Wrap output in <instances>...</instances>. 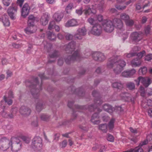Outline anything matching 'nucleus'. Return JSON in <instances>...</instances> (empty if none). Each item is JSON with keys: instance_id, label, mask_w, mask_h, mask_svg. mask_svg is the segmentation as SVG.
I'll return each instance as SVG.
<instances>
[{"instance_id": "nucleus-13", "label": "nucleus", "mask_w": 152, "mask_h": 152, "mask_svg": "<svg viewBox=\"0 0 152 152\" xmlns=\"http://www.w3.org/2000/svg\"><path fill=\"white\" fill-rule=\"evenodd\" d=\"M143 34L140 32H134L132 33L131 35V39L135 42L140 41L142 38Z\"/></svg>"}, {"instance_id": "nucleus-36", "label": "nucleus", "mask_w": 152, "mask_h": 152, "mask_svg": "<svg viewBox=\"0 0 152 152\" xmlns=\"http://www.w3.org/2000/svg\"><path fill=\"white\" fill-rule=\"evenodd\" d=\"M145 51H143L139 53H134V56H136L138 58V59H140V58L145 55Z\"/></svg>"}, {"instance_id": "nucleus-60", "label": "nucleus", "mask_w": 152, "mask_h": 152, "mask_svg": "<svg viewBox=\"0 0 152 152\" xmlns=\"http://www.w3.org/2000/svg\"><path fill=\"white\" fill-rule=\"evenodd\" d=\"M58 63L59 66L62 65L63 64V61L62 58H61L59 59Z\"/></svg>"}, {"instance_id": "nucleus-15", "label": "nucleus", "mask_w": 152, "mask_h": 152, "mask_svg": "<svg viewBox=\"0 0 152 152\" xmlns=\"http://www.w3.org/2000/svg\"><path fill=\"white\" fill-rule=\"evenodd\" d=\"M17 8L15 7H10L7 10V12L12 20L15 19V14L16 13Z\"/></svg>"}, {"instance_id": "nucleus-48", "label": "nucleus", "mask_w": 152, "mask_h": 152, "mask_svg": "<svg viewBox=\"0 0 152 152\" xmlns=\"http://www.w3.org/2000/svg\"><path fill=\"white\" fill-rule=\"evenodd\" d=\"M134 56V53H126L124 54V57L125 58H130Z\"/></svg>"}, {"instance_id": "nucleus-26", "label": "nucleus", "mask_w": 152, "mask_h": 152, "mask_svg": "<svg viewBox=\"0 0 152 152\" xmlns=\"http://www.w3.org/2000/svg\"><path fill=\"white\" fill-rule=\"evenodd\" d=\"M86 16H88L90 15L91 13H95L96 11L95 10H92L88 6H85V8L83 10Z\"/></svg>"}, {"instance_id": "nucleus-8", "label": "nucleus", "mask_w": 152, "mask_h": 152, "mask_svg": "<svg viewBox=\"0 0 152 152\" xmlns=\"http://www.w3.org/2000/svg\"><path fill=\"white\" fill-rule=\"evenodd\" d=\"M140 92L143 97H145L147 95L152 96V88H148V86H141Z\"/></svg>"}, {"instance_id": "nucleus-38", "label": "nucleus", "mask_w": 152, "mask_h": 152, "mask_svg": "<svg viewBox=\"0 0 152 152\" xmlns=\"http://www.w3.org/2000/svg\"><path fill=\"white\" fill-rule=\"evenodd\" d=\"M140 74L142 75L145 74L147 72V68L145 66L141 67L139 70Z\"/></svg>"}, {"instance_id": "nucleus-41", "label": "nucleus", "mask_w": 152, "mask_h": 152, "mask_svg": "<svg viewBox=\"0 0 152 152\" xmlns=\"http://www.w3.org/2000/svg\"><path fill=\"white\" fill-rule=\"evenodd\" d=\"M104 2L103 1H102L97 7L98 9L100 11H102V9L105 6L104 4Z\"/></svg>"}, {"instance_id": "nucleus-35", "label": "nucleus", "mask_w": 152, "mask_h": 152, "mask_svg": "<svg viewBox=\"0 0 152 152\" xmlns=\"http://www.w3.org/2000/svg\"><path fill=\"white\" fill-rule=\"evenodd\" d=\"M35 20V18L33 15H30L28 17V25H31L34 24V21Z\"/></svg>"}, {"instance_id": "nucleus-27", "label": "nucleus", "mask_w": 152, "mask_h": 152, "mask_svg": "<svg viewBox=\"0 0 152 152\" xmlns=\"http://www.w3.org/2000/svg\"><path fill=\"white\" fill-rule=\"evenodd\" d=\"M50 72H48V74L49 75L48 77L46 75H45L43 73H41L39 75V76L40 77L41 80L45 79H48L54 75V74L53 73H52L51 70H50Z\"/></svg>"}, {"instance_id": "nucleus-63", "label": "nucleus", "mask_w": 152, "mask_h": 152, "mask_svg": "<svg viewBox=\"0 0 152 152\" xmlns=\"http://www.w3.org/2000/svg\"><path fill=\"white\" fill-rule=\"evenodd\" d=\"M148 115L150 117H152V108H150L148 110Z\"/></svg>"}, {"instance_id": "nucleus-49", "label": "nucleus", "mask_w": 152, "mask_h": 152, "mask_svg": "<svg viewBox=\"0 0 152 152\" xmlns=\"http://www.w3.org/2000/svg\"><path fill=\"white\" fill-rule=\"evenodd\" d=\"M116 8L119 10H122L125 9L126 6H122L121 5H116L115 6Z\"/></svg>"}, {"instance_id": "nucleus-1", "label": "nucleus", "mask_w": 152, "mask_h": 152, "mask_svg": "<svg viewBox=\"0 0 152 152\" xmlns=\"http://www.w3.org/2000/svg\"><path fill=\"white\" fill-rule=\"evenodd\" d=\"M126 65V62L121 60L120 57L118 56L111 57L109 59L107 63L108 68H111L114 67L113 71L116 74L120 73Z\"/></svg>"}, {"instance_id": "nucleus-47", "label": "nucleus", "mask_w": 152, "mask_h": 152, "mask_svg": "<svg viewBox=\"0 0 152 152\" xmlns=\"http://www.w3.org/2000/svg\"><path fill=\"white\" fill-rule=\"evenodd\" d=\"M58 55V53L56 51H54L53 53L50 55L49 56L51 58H56Z\"/></svg>"}, {"instance_id": "nucleus-16", "label": "nucleus", "mask_w": 152, "mask_h": 152, "mask_svg": "<svg viewBox=\"0 0 152 152\" xmlns=\"http://www.w3.org/2000/svg\"><path fill=\"white\" fill-rule=\"evenodd\" d=\"M30 7L27 3H25L23 6L21 10L22 16L25 18L29 14Z\"/></svg>"}, {"instance_id": "nucleus-56", "label": "nucleus", "mask_w": 152, "mask_h": 152, "mask_svg": "<svg viewBox=\"0 0 152 152\" xmlns=\"http://www.w3.org/2000/svg\"><path fill=\"white\" fill-rule=\"evenodd\" d=\"M12 129V127L10 125H7L5 128V130L6 132H9L11 131Z\"/></svg>"}, {"instance_id": "nucleus-5", "label": "nucleus", "mask_w": 152, "mask_h": 152, "mask_svg": "<svg viewBox=\"0 0 152 152\" xmlns=\"http://www.w3.org/2000/svg\"><path fill=\"white\" fill-rule=\"evenodd\" d=\"M31 147L34 150L37 152L42 149V139L39 137H36L33 139Z\"/></svg>"}, {"instance_id": "nucleus-32", "label": "nucleus", "mask_w": 152, "mask_h": 152, "mask_svg": "<svg viewBox=\"0 0 152 152\" xmlns=\"http://www.w3.org/2000/svg\"><path fill=\"white\" fill-rule=\"evenodd\" d=\"M140 3L142 4V9H143L150 6V2L148 0H141Z\"/></svg>"}, {"instance_id": "nucleus-25", "label": "nucleus", "mask_w": 152, "mask_h": 152, "mask_svg": "<svg viewBox=\"0 0 152 152\" xmlns=\"http://www.w3.org/2000/svg\"><path fill=\"white\" fill-rule=\"evenodd\" d=\"M1 20L4 25L5 26H10V22L7 15H3Z\"/></svg>"}, {"instance_id": "nucleus-17", "label": "nucleus", "mask_w": 152, "mask_h": 152, "mask_svg": "<svg viewBox=\"0 0 152 152\" xmlns=\"http://www.w3.org/2000/svg\"><path fill=\"white\" fill-rule=\"evenodd\" d=\"M13 142H15L13 143L12 149L11 151H13L17 152L21 149V143L17 138L16 141H13Z\"/></svg>"}, {"instance_id": "nucleus-39", "label": "nucleus", "mask_w": 152, "mask_h": 152, "mask_svg": "<svg viewBox=\"0 0 152 152\" xmlns=\"http://www.w3.org/2000/svg\"><path fill=\"white\" fill-rule=\"evenodd\" d=\"M126 25L129 26H132L134 24V21L130 18L125 22Z\"/></svg>"}, {"instance_id": "nucleus-43", "label": "nucleus", "mask_w": 152, "mask_h": 152, "mask_svg": "<svg viewBox=\"0 0 152 152\" xmlns=\"http://www.w3.org/2000/svg\"><path fill=\"white\" fill-rule=\"evenodd\" d=\"M73 7V5L72 3L69 4L66 7V10L67 13H69L70 12L69 10H71Z\"/></svg>"}, {"instance_id": "nucleus-28", "label": "nucleus", "mask_w": 152, "mask_h": 152, "mask_svg": "<svg viewBox=\"0 0 152 152\" xmlns=\"http://www.w3.org/2000/svg\"><path fill=\"white\" fill-rule=\"evenodd\" d=\"M98 118V114L97 113H95L93 115L92 117L91 121L94 124H98L100 122Z\"/></svg>"}, {"instance_id": "nucleus-21", "label": "nucleus", "mask_w": 152, "mask_h": 152, "mask_svg": "<svg viewBox=\"0 0 152 152\" xmlns=\"http://www.w3.org/2000/svg\"><path fill=\"white\" fill-rule=\"evenodd\" d=\"M78 22L75 19H72L68 20L65 24V26L66 27H73L77 26Z\"/></svg>"}, {"instance_id": "nucleus-64", "label": "nucleus", "mask_w": 152, "mask_h": 152, "mask_svg": "<svg viewBox=\"0 0 152 152\" xmlns=\"http://www.w3.org/2000/svg\"><path fill=\"white\" fill-rule=\"evenodd\" d=\"M106 147L104 145H101V148L99 152H103L106 150Z\"/></svg>"}, {"instance_id": "nucleus-9", "label": "nucleus", "mask_w": 152, "mask_h": 152, "mask_svg": "<svg viewBox=\"0 0 152 152\" xmlns=\"http://www.w3.org/2000/svg\"><path fill=\"white\" fill-rule=\"evenodd\" d=\"M136 84L139 85L141 82L144 86H149L151 83L150 79L148 77H139L137 80H135Z\"/></svg>"}, {"instance_id": "nucleus-19", "label": "nucleus", "mask_w": 152, "mask_h": 152, "mask_svg": "<svg viewBox=\"0 0 152 152\" xmlns=\"http://www.w3.org/2000/svg\"><path fill=\"white\" fill-rule=\"evenodd\" d=\"M25 84L26 85H32V86L38 85L39 84V82L37 77H33L31 80H28L24 81Z\"/></svg>"}, {"instance_id": "nucleus-2", "label": "nucleus", "mask_w": 152, "mask_h": 152, "mask_svg": "<svg viewBox=\"0 0 152 152\" xmlns=\"http://www.w3.org/2000/svg\"><path fill=\"white\" fill-rule=\"evenodd\" d=\"M13 98V94L12 92L10 91L8 93V95H6L4 97V99L5 102L3 101H1V108L3 110L5 107V103H7V104L10 105L12 104V101L11 99ZM18 110L17 108H12L11 110V112L12 113L10 115H8L7 113L3 110V112L1 113V115L3 117L5 118H12L14 116V115L16 114Z\"/></svg>"}, {"instance_id": "nucleus-42", "label": "nucleus", "mask_w": 152, "mask_h": 152, "mask_svg": "<svg viewBox=\"0 0 152 152\" xmlns=\"http://www.w3.org/2000/svg\"><path fill=\"white\" fill-rule=\"evenodd\" d=\"M99 129L103 132H106L107 131V127L106 124H103L99 126Z\"/></svg>"}, {"instance_id": "nucleus-45", "label": "nucleus", "mask_w": 152, "mask_h": 152, "mask_svg": "<svg viewBox=\"0 0 152 152\" xmlns=\"http://www.w3.org/2000/svg\"><path fill=\"white\" fill-rule=\"evenodd\" d=\"M65 36L66 39L68 40H71L73 38V35L69 33H66Z\"/></svg>"}, {"instance_id": "nucleus-53", "label": "nucleus", "mask_w": 152, "mask_h": 152, "mask_svg": "<svg viewBox=\"0 0 152 152\" xmlns=\"http://www.w3.org/2000/svg\"><path fill=\"white\" fill-rule=\"evenodd\" d=\"M142 4H141V3H140V1H139L138 3H137L136 5V8L137 10H140L142 8Z\"/></svg>"}, {"instance_id": "nucleus-24", "label": "nucleus", "mask_w": 152, "mask_h": 152, "mask_svg": "<svg viewBox=\"0 0 152 152\" xmlns=\"http://www.w3.org/2000/svg\"><path fill=\"white\" fill-rule=\"evenodd\" d=\"M19 112L21 114L27 115L30 114L31 110L29 108L25 106H22L20 108Z\"/></svg>"}, {"instance_id": "nucleus-31", "label": "nucleus", "mask_w": 152, "mask_h": 152, "mask_svg": "<svg viewBox=\"0 0 152 152\" xmlns=\"http://www.w3.org/2000/svg\"><path fill=\"white\" fill-rule=\"evenodd\" d=\"M47 35L48 39L51 41H54L56 39V36L53 32L48 31Z\"/></svg>"}, {"instance_id": "nucleus-54", "label": "nucleus", "mask_w": 152, "mask_h": 152, "mask_svg": "<svg viewBox=\"0 0 152 152\" xmlns=\"http://www.w3.org/2000/svg\"><path fill=\"white\" fill-rule=\"evenodd\" d=\"M42 105L41 104L38 103L37 104L36 108L38 111H40L42 109Z\"/></svg>"}, {"instance_id": "nucleus-52", "label": "nucleus", "mask_w": 152, "mask_h": 152, "mask_svg": "<svg viewBox=\"0 0 152 152\" xmlns=\"http://www.w3.org/2000/svg\"><path fill=\"white\" fill-rule=\"evenodd\" d=\"M3 3L4 6H8L10 3V0H3Z\"/></svg>"}, {"instance_id": "nucleus-51", "label": "nucleus", "mask_w": 152, "mask_h": 152, "mask_svg": "<svg viewBox=\"0 0 152 152\" xmlns=\"http://www.w3.org/2000/svg\"><path fill=\"white\" fill-rule=\"evenodd\" d=\"M111 82H112V84L114 85V86H120L123 85L121 82L119 81L115 80Z\"/></svg>"}, {"instance_id": "nucleus-58", "label": "nucleus", "mask_w": 152, "mask_h": 152, "mask_svg": "<svg viewBox=\"0 0 152 152\" xmlns=\"http://www.w3.org/2000/svg\"><path fill=\"white\" fill-rule=\"evenodd\" d=\"M150 27L149 26H147L145 28V32L146 34H148L150 31Z\"/></svg>"}, {"instance_id": "nucleus-3", "label": "nucleus", "mask_w": 152, "mask_h": 152, "mask_svg": "<svg viewBox=\"0 0 152 152\" xmlns=\"http://www.w3.org/2000/svg\"><path fill=\"white\" fill-rule=\"evenodd\" d=\"M17 138L12 137L10 140L6 137L0 139V151H11L12 149V142L16 141Z\"/></svg>"}, {"instance_id": "nucleus-12", "label": "nucleus", "mask_w": 152, "mask_h": 152, "mask_svg": "<svg viewBox=\"0 0 152 152\" xmlns=\"http://www.w3.org/2000/svg\"><path fill=\"white\" fill-rule=\"evenodd\" d=\"M65 50L67 53L72 52L75 49L78 48V45H77L75 42L72 41L65 45Z\"/></svg>"}, {"instance_id": "nucleus-62", "label": "nucleus", "mask_w": 152, "mask_h": 152, "mask_svg": "<svg viewBox=\"0 0 152 152\" xmlns=\"http://www.w3.org/2000/svg\"><path fill=\"white\" fill-rule=\"evenodd\" d=\"M88 20L91 24H93L95 21L94 20L93 18H88Z\"/></svg>"}, {"instance_id": "nucleus-6", "label": "nucleus", "mask_w": 152, "mask_h": 152, "mask_svg": "<svg viewBox=\"0 0 152 152\" xmlns=\"http://www.w3.org/2000/svg\"><path fill=\"white\" fill-rule=\"evenodd\" d=\"M104 30L106 32L110 33L114 29V26L112 21L105 20L102 24Z\"/></svg>"}, {"instance_id": "nucleus-46", "label": "nucleus", "mask_w": 152, "mask_h": 152, "mask_svg": "<svg viewBox=\"0 0 152 152\" xmlns=\"http://www.w3.org/2000/svg\"><path fill=\"white\" fill-rule=\"evenodd\" d=\"M152 59V54H148L146 55L145 57V60L149 61Z\"/></svg>"}, {"instance_id": "nucleus-55", "label": "nucleus", "mask_w": 152, "mask_h": 152, "mask_svg": "<svg viewBox=\"0 0 152 152\" xmlns=\"http://www.w3.org/2000/svg\"><path fill=\"white\" fill-rule=\"evenodd\" d=\"M67 144V141L66 140H64L60 144V147L61 148H64L66 145Z\"/></svg>"}, {"instance_id": "nucleus-50", "label": "nucleus", "mask_w": 152, "mask_h": 152, "mask_svg": "<svg viewBox=\"0 0 152 152\" xmlns=\"http://www.w3.org/2000/svg\"><path fill=\"white\" fill-rule=\"evenodd\" d=\"M107 140L110 142H113L114 141V138L112 135L109 134L107 135Z\"/></svg>"}, {"instance_id": "nucleus-11", "label": "nucleus", "mask_w": 152, "mask_h": 152, "mask_svg": "<svg viewBox=\"0 0 152 152\" xmlns=\"http://www.w3.org/2000/svg\"><path fill=\"white\" fill-rule=\"evenodd\" d=\"M102 28L101 25L98 23L94 24L91 31V33L93 34L99 36L102 33Z\"/></svg>"}, {"instance_id": "nucleus-30", "label": "nucleus", "mask_w": 152, "mask_h": 152, "mask_svg": "<svg viewBox=\"0 0 152 152\" xmlns=\"http://www.w3.org/2000/svg\"><path fill=\"white\" fill-rule=\"evenodd\" d=\"M131 63L133 66H139L141 64V61L140 59L136 58L132 61Z\"/></svg>"}, {"instance_id": "nucleus-59", "label": "nucleus", "mask_w": 152, "mask_h": 152, "mask_svg": "<svg viewBox=\"0 0 152 152\" xmlns=\"http://www.w3.org/2000/svg\"><path fill=\"white\" fill-rule=\"evenodd\" d=\"M24 0H17V4L20 7H21L24 2Z\"/></svg>"}, {"instance_id": "nucleus-61", "label": "nucleus", "mask_w": 152, "mask_h": 152, "mask_svg": "<svg viewBox=\"0 0 152 152\" xmlns=\"http://www.w3.org/2000/svg\"><path fill=\"white\" fill-rule=\"evenodd\" d=\"M146 104L148 105V106H151L152 105V99H148Z\"/></svg>"}, {"instance_id": "nucleus-7", "label": "nucleus", "mask_w": 152, "mask_h": 152, "mask_svg": "<svg viewBox=\"0 0 152 152\" xmlns=\"http://www.w3.org/2000/svg\"><path fill=\"white\" fill-rule=\"evenodd\" d=\"M87 34V30L85 27L78 28L76 33L74 34L75 38L77 39L81 40Z\"/></svg>"}, {"instance_id": "nucleus-22", "label": "nucleus", "mask_w": 152, "mask_h": 152, "mask_svg": "<svg viewBox=\"0 0 152 152\" xmlns=\"http://www.w3.org/2000/svg\"><path fill=\"white\" fill-rule=\"evenodd\" d=\"M63 16L64 15L62 13L56 12L53 14V18L55 21L58 22L61 20Z\"/></svg>"}, {"instance_id": "nucleus-10", "label": "nucleus", "mask_w": 152, "mask_h": 152, "mask_svg": "<svg viewBox=\"0 0 152 152\" xmlns=\"http://www.w3.org/2000/svg\"><path fill=\"white\" fill-rule=\"evenodd\" d=\"M112 22L114 27H115L118 30L121 31L124 30L123 23L121 20L118 18H115L113 20Z\"/></svg>"}, {"instance_id": "nucleus-44", "label": "nucleus", "mask_w": 152, "mask_h": 152, "mask_svg": "<svg viewBox=\"0 0 152 152\" xmlns=\"http://www.w3.org/2000/svg\"><path fill=\"white\" fill-rule=\"evenodd\" d=\"M55 22L54 21H52L50 22L49 23L48 28L49 30H51L54 28L55 26Z\"/></svg>"}, {"instance_id": "nucleus-14", "label": "nucleus", "mask_w": 152, "mask_h": 152, "mask_svg": "<svg viewBox=\"0 0 152 152\" xmlns=\"http://www.w3.org/2000/svg\"><path fill=\"white\" fill-rule=\"evenodd\" d=\"M94 59L99 61H102L104 60L105 57L103 53L99 52H96L92 55Z\"/></svg>"}, {"instance_id": "nucleus-29", "label": "nucleus", "mask_w": 152, "mask_h": 152, "mask_svg": "<svg viewBox=\"0 0 152 152\" xmlns=\"http://www.w3.org/2000/svg\"><path fill=\"white\" fill-rule=\"evenodd\" d=\"M123 152H143L142 149L139 146L136 147L134 148H131Z\"/></svg>"}, {"instance_id": "nucleus-20", "label": "nucleus", "mask_w": 152, "mask_h": 152, "mask_svg": "<svg viewBox=\"0 0 152 152\" xmlns=\"http://www.w3.org/2000/svg\"><path fill=\"white\" fill-rule=\"evenodd\" d=\"M135 69H133L129 71H125L121 74L123 77H132L136 72Z\"/></svg>"}, {"instance_id": "nucleus-37", "label": "nucleus", "mask_w": 152, "mask_h": 152, "mask_svg": "<svg viewBox=\"0 0 152 152\" xmlns=\"http://www.w3.org/2000/svg\"><path fill=\"white\" fill-rule=\"evenodd\" d=\"M115 120L114 119H111L108 124V128L109 130H112L114 127V123Z\"/></svg>"}, {"instance_id": "nucleus-33", "label": "nucleus", "mask_w": 152, "mask_h": 152, "mask_svg": "<svg viewBox=\"0 0 152 152\" xmlns=\"http://www.w3.org/2000/svg\"><path fill=\"white\" fill-rule=\"evenodd\" d=\"M103 107L105 110L110 113H112L113 111V108L110 105L108 104H105L104 105Z\"/></svg>"}, {"instance_id": "nucleus-18", "label": "nucleus", "mask_w": 152, "mask_h": 152, "mask_svg": "<svg viewBox=\"0 0 152 152\" xmlns=\"http://www.w3.org/2000/svg\"><path fill=\"white\" fill-rule=\"evenodd\" d=\"M37 30V27L33 24L30 25H28V27L24 30L26 34H30L35 32Z\"/></svg>"}, {"instance_id": "nucleus-34", "label": "nucleus", "mask_w": 152, "mask_h": 152, "mask_svg": "<svg viewBox=\"0 0 152 152\" xmlns=\"http://www.w3.org/2000/svg\"><path fill=\"white\" fill-rule=\"evenodd\" d=\"M120 18L121 19L124 21L125 22L126 21L128 20L129 18H130L129 15L128 14L124 13H123L121 14L120 15Z\"/></svg>"}, {"instance_id": "nucleus-57", "label": "nucleus", "mask_w": 152, "mask_h": 152, "mask_svg": "<svg viewBox=\"0 0 152 152\" xmlns=\"http://www.w3.org/2000/svg\"><path fill=\"white\" fill-rule=\"evenodd\" d=\"M97 19L99 21L101 22L103 20V16L101 15H97Z\"/></svg>"}, {"instance_id": "nucleus-40", "label": "nucleus", "mask_w": 152, "mask_h": 152, "mask_svg": "<svg viewBox=\"0 0 152 152\" xmlns=\"http://www.w3.org/2000/svg\"><path fill=\"white\" fill-rule=\"evenodd\" d=\"M49 117L47 115L42 114L40 116V118L41 120L44 121H47L49 119Z\"/></svg>"}, {"instance_id": "nucleus-23", "label": "nucleus", "mask_w": 152, "mask_h": 152, "mask_svg": "<svg viewBox=\"0 0 152 152\" xmlns=\"http://www.w3.org/2000/svg\"><path fill=\"white\" fill-rule=\"evenodd\" d=\"M49 16L48 14L45 13L41 17L40 19V22L43 25H46L48 21Z\"/></svg>"}, {"instance_id": "nucleus-4", "label": "nucleus", "mask_w": 152, "mask_h": 152, "mask_svg": "<svg viewBox=\"0 0 152 152\" xmlns=\"http://www.w3.org/2000/svg\"><path fill=\"white\" fill-rule=\"evenodd\" d=\"M81 57L79 51L78 50L74 52L71 55L68 56L65 58V61L67 64H69L73 61H80Z\"/></svg>"}]
</instances>
